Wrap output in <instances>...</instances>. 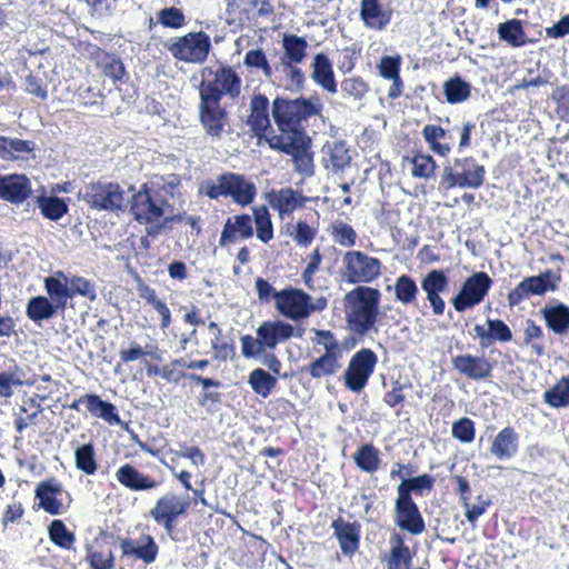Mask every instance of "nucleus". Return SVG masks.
Listing matches in <instances>:
<instances>
[{
	"mask_svg": "<svg viewBox=\"0 0 569 569\" xmlns=\"http://www.w3.org/2000/svg\"><path fill=\"white\" fill-rule=\"evenodd\" d=\"M322 107L318 97L292 100L276 98L272 102V117L279 133L266 137V142L269 147H278L279 142L307 138L306 122L310 117L320 114Z\"/></svg>",
	"mask_w": 569,
	"mask_h": 569,
	"instance_id": "nucleus-1",
	"label": "nucleus"
},
{
	"mask_svg": "<svg viewBox=\"0 0 569 569\" xmlns=\"http://www.w3.org/2000/svg\"><path fill=\"white\" fill-rule=\"evenodd\" d=\"M381 293L378 289L360 286L345 296L346 317L350 328L367 333L376 323Z\"/></svg>",
	"mask_w": 569,
	"mask_h": 569,
	"instance_id": "nucleus-2",
	"label": "nucleus"
},
{
	"mask_svg": "<svg viewBox=\"0 0 569 569\" xmlns=\"http://www.w3.org/2000/svg\"><path fill=\"white\" fill-rule=\"evenodd\" d=\"M202 80L199 84L200 98L216 99L220 102L223 96L230 99L239 98L241 93V78L230 66H220L218 69L203 68Z\"/></svg>",
	"mask_w": 569,
	"mask_h": 569,
	"instance_id": "nucleus-3",
	"label": "nucleus"
},
{
	"mask_svg": "<svg viewBox=\"0 0 569 569\" xmlns=\"http://www.w3.org/2000/svg\"><path fill=\"white\" fill-rule=\"evenodd\" d=\"M343 279L349 283L372 282L381 273L379 259L361 251H348L342 257Z\"/></svg>",
	"mask_w": 569,
	"mask_h": 569,
	"instance_id": "nucleus-4",
	"label": "nucleus"
},
{
	"mask_svg": "<svg viewBox=\"0 0 569 569\" xmlns=\"http://www.w3.org/2000/svg\"><path fill=\"white\" fill-rule=\"evenodd\" d=\"M210 48V38L202 31L190 32L168 44V50L174 58L192 63L203 62Z\"/></svg>",
	"mask_w": 569,
	"mask_h": 569,
	"instance_id": "nucleus-5",
	"label": "nucleus"
},
{
	"mask_svg": "<svg viewBox=\"0 0 569 569\" xmlns=\"http://www.w3.org/2000/svg\"><path fill=\"white\" fill-rule=\"evenodd\" d=\"M131 190L126 192L118 183L99 181L87 187L84 199L93 208L113 211L122 209Z\"/></svg>",
	"mask_w": 569,
	"mask_h": 569,
	"instance_id": "nucleus-6",
	"label": "nucleus"
},
{
	"mask_svg": "<svg viewBox=\"0 0 569 569\" xmlns=\"http://www.w3.org/2000/svg\"><path fill=\"white\" fill-rule=\"evenodd\" d=\"M377 363V356L370 349H361L349 361L343 379L346 387L352 392L365 389Z\"/></svg>",
	"mask_w": 569,
	"mask_h": 569,
	"instance_id": "nucleus-7",
	"label": "nucleus"
},
{
	"mask_svg": "<svg viewBox=\"0 0 569 569\" xmlns=\"http://www.w3.org/2000/svg\"><path fill=\"white\" fill-rule=\"evenodd\" d=\"M131 212L139 222L148 224L149 236L158 234L163 227L160 222L164 214L163 203H158L147 191L131 194Z\"/></svg>",
	"mask_w": 569,
	"mask_h": 569,
	"instance_id": "nucleus-8",
	"label": "nucleus"
},
{
	"mask_svg": "<svg viewBox=\"0 0 569 569\" xmlns=\"http://www.w3.org/2000/svg\"><path fill=\"white\" fill-rule=\"evenodd\" d=\"M491 286L490 277L485 272H477L469 277L462 284L460 292L452 299L455 309L465 311L480 303Z\"/></svg>",
	"mask_w": 569,
	"mask_h": 569,
	"instance_id": "nucleus-9",
	"label": "nucleus"
},
{
	"mask_svg": "<svg viewBox=\"0 0 569 569\" xmlns=\"http://www.w3.org/2000/svg\"><path fill=\"white\" fill-rule=\"evenodd\" d=\"M277 310L287 318L299 320L312 312L311 297L302 290H282L276 296Z\"/></svg>",
	"mask_w": 569,
	"mask_h": 569,
	"instance_id": "nucleus-10",
	"label": "nucleus"
},
{
	"mask_svg": "<svg viewBox=\"0 0 569 569\" xmlns=\"http://www.w3.org/2000/svg\"><path fill=\"white\" fill-rule=\"evenodd\" d=\"M396 522L412 535H420L425 530L423 519L418 507L407 493L405 486L398 487V498L396 500Z\"/></svg>",
	"mask_w": 569,
	"mask_h": 569,
	"instance_id": "nucleus-11",
	"label": "nucleus"
},
{
	"mask_svg": "<svg viewBox=\"0 0 569 569\" xmlns=\"http://www.w3.org/2000/svg\"><path fill=\"white\" fill-rule=\"evenodd\" d=\"M120 550L121 569L130 567L133 559H140L149 565L158 555V546L151 536H143L138 540L123 539L120 542Z\"/></svg>",
	"mask_w": 569,
	"mask_h": 569,
	"instance_id": "nucleus-12",
	"label": "nucleus"
},
{
	"mask_svg": "<svg viewBox=\"0 0 569 569\" xmlns=\"http://www.w3.org/2000/svg\"><path fill=\"white\" fill-rule=\"evenodd\" d=\"M188 507V498H180L172 492H168L157 501L150 515L158 523L163 525L168 532H171L176 518L183 515Z\"/></svg>",
	"mask_w": 569,
	"mask_h": 569,
	"instance_id": "nucleus-13",
	"label": "nucleus"
},
{
	"mask_svg": "<svg viewBox=\"0 0 569 569\" xmlns=\"http://www.w3.org/2000/svg\"><path fill=\"white\" fill-rule=\"evenodd\" d=\"M199 118L203 130L211 138L220 139L228 123V114L216 99L200 98Z\"/></svg>",
	"mask_w": 569,
	"mask_h": 569,
	"instance_id": "nucleus-14",
	"label": "nucleus"
},
{
	"mask_svg": "<svg viewBox=\"0 0 569 569\" xmlns=\"http://www.w3.org/2000/svg\"><path fill=\"white\" fill-rule=\"evenodd\" d=\"M320 156L322 167L333 174L345 172L352 161L349 147L341 140L327 141L320 150Z\"/></svg>",
	"mask_w": 569,
	"mask_h": 569,
	"instance_id": "nucleus-15",
	"label": "nucleus"
},
{
	"mask_svg": "<svg viewBox=\"0 0 569 569\" xmlns=\"http://www.w3.org/2000/svg\"><path fill=\"white\" fill-rule=\"evenodd\" d=\"M273 150H278L290 154L295 164L296 171L299 173L310 177L313 174V158L310 152V138H301L287 142H279L278 147H270Z\"/></svg>",
	"mask_w": 569,
	"mask_h": 569,
	"instance_id": "nucleus-16",
	"label": "nucleus"
},
{
	"mask_svg": "<svg viewBox=\"0 0 569 569\" xmlns=\"http://www.w3.org/2000/svg\"><path fill=\"white\" fill-rule=\"evenodd\" d=\"M448 284V277L442 270H431L421 281V288L427 295V300L430 302L433 313L437 316L445 311L446 305L440 293L447 290Z\"/></svg>",
	"mask_w": 569,
	"mask_h": 569,
	"instance_id": "nucleus-17",
	"label": "nucleus"
},
{
	"mask_svg": "<svg viewBox=\"0 0 569 569\" xmlns=\"http://www.w3.org/2000/svg\"><path fill=\"white\" fill-rule=\"evenodd\" d=\"M295 332V328L281 320H269L262 322L256 333L261 338L266 349L273 350L279 343L289 340Z\"/></svg>",
	"mask_w": 569,
	"mask_h": 569,
	"instance_id": "nucleus-18",
	"label": "nucleus"
},
{
	"mask_svg": "<svg viewBox=\"0 0 569 569\" xmlns=\"http://www.w3.org/2000/svg\"><path fill=\"white\" fill-rule=\"evenodd\" d=\"M453 369L472 380H482L490 376L491 365L485 357L469 353L452 358Z\"/></svg>",
	"mask_w": 569,
	"mask_h": 569,
	"instance_id": "nucleus-19",
	"label": "nucleus"
},
{
	"mask_svg": "<svg viewBox=\"0 0 569 569\" xmlns=\"http://www.w3.org/2000/svg\"><path fill=\"white\" fill-rule=\"evenodd\" d=\"M248 126L254 132L259 140L264 139L263 132L270 128L269 100L264 94H253L250 100V114L247 120Z\"/></svg>",
	"mask_w": 569,
	"mask_h": 569,
	"instance_id": "nucleus-20",
	"label": "nucleus"
},
{
	"mask_svg": "<svg viewBox=\"0 0 569 569\" xmlns=\"http://www.w3.org/2000/svg\"><path fill=\"white\" fill-rule=\"evenodd\" d=\"M227 197H230L236 203L241 206L250 204L256 196V186L243 176L227 172L226 173Z\"/></svg>",
	"mask_w": 569,
	"mask_h": 569,
	"instance_id": "nucleus-21",
	"label": "nucleus"
},
{
	"mask_svg": "<svg viewBox=\"0 0 569 569\" xmlns=\"http://www.w3.org/2000/svg\"><path fill=\"white\" fill-rule=\"evenodd\" d=\"M253 234L252 220L248 214H238L228 218L220 237V246H227L240 239H248Z\"/></svg>",
	"mask_w": 569,
	"mask_h": 569,
	"instance_id": "nucleus-22",
	"label": "nucleus"
},
{
	"mask_svg": "<svg viewBox=\"0 0 569 569\" xmlns=\"http://www.w3.org/2000/svg\"><path fill=\"white\" fill-rule=\"evenodd\" d=\"M30 191L29 179L23 174L0 177V199L19 203L27 199Z\"/></svg>",
	"mask_w": 569,
	"mask_h": 569,
	"instance_id": "nucleus-23",
	"label": "nucleus"
},
{
	"mask_svg": "<svg viewBox=\"0 0 569 569\" xmlns=\"http://www.w3.org/2000/svg\"><path fill=\"white\" fill-rule=\"evenodd\" d=\"M360 17L366 27L376 30L385 29L391 19V12L383 9L380 0H362Z\"/></svg>",
	"mask_w": 569,
	"mask_h": 569,
	"instance_id": "nucleus-24",
	"label": "nucleus"
},
{
	"mask_svg": "<svg viewBox=\"0 0 569 569\" xmlns=\"http://www.w3.org/2000/svg\"><path fill=\"white\" fill-rule=\"evenodd\" d=\"M401 58L400 56L391 57L386 56L382 57L379 64L378 71L379 74L388 80H391L392 83L388 91V97L391 99H397L402 93L403 83L399 74Z\"/></svg>",
	"mask_w": 569,
	"mask_h": 569,
	"instance_id": "nucleus-25",
	"label": "nucleus"
},
{
	"mask_svg": "<svg viewBox=\"0 0 569 569\" xmlns=\"http://www.w3.org/2000/svg\"><path fill=\"white\" fill-rule=\"evenodd\" d=\"M116 478L122 486L131 490H149L158 486L156 480L139 472L129 463L117 470Z\"/></svg>",
	"mask_w": 569,
	"mask_h": 569,
	"instance_id": "nucleus-26",
	"label": "nucleus"
},
{
	"mask_svg": "<svg viewBox=\"0 0 569 569\" xmlns=\"http://www.w3.org/2000/svg\"><path fill=\"white\" fill-rule=\"evenodd\" d=\"M69 278L59 271L52 277H48L44 280V287L50 297V301L53 302L61 311L67 307V300L70 298L69 291Z\"/></svg>",
	"mask_w": 569,
	"mask_h": 569,
	"instance_id": "nucleus-27",
	"label": "nucleus"
},
{
	"mask_svg": "<svg viewBox=\"0 0 569 569\" xmlns=\"http://www.w3.org/2000/svg\"><path fill=\"white\" fill-rule=\"evenodd\" d=\"M312 79L325 90L336 93L337 83L333 76L332 64L325 53L316 54L312 63Z\"/></svg>",
	"mask_w": 569,
	"mask_h": 569,
	"instance_id": "nucleus-28",
	"label": "nucleus"
},
{
	"mask_svg": "<svg viewBox=\"0 0 569 569\" xmlns=\"http://www.w3.org/2000/svg\"><path fill=\"white\" fill-rule=\"evenodd\" d=\"M345 555H352L359 545V531L355 523L338 518L331 526Z\"/></svg>",
	"mask_w": 569,
	"mask_h": 569,
	"instance_id": "nucleus-29",
	"label": "nucleus"
},
{
	"mask_svg": "<svg viewBox=\"0 0 569 569\" xmlns=\"http://www.w3.org/2000/svg\"><path fill=\"white\" fill-rule=\"evenodd\" d=\"M308 42L303 37L284 33L282 37L283 56L280 62L301 63L307 57Z\"/></svg>",
	"mask_w": 569,
	"mask_h": 569,
	"instance_id": "nucleus-30",
	"label": "nucleus"
},
{
	"mask_svg": "<svg viewBox=\"0 0 569 569\" xmlns=\"http://www.w3.org/2000/svg\"><path fill=\"white\" fill-rule=\"evenodd\" d=\"M518 450V436L510 427L503 428L495 438L490 452L498 459H509Z\"/></svg>",
	"mask_w": 569,
	"mask_h": 569,
	"instance_id": "nucleus-31",
	"label": "nucleus"
},
{
	"mask_svg": "<svg viewBox=\"0 0 569 569\" xmlns=\"http://www.w3.org/2000/svg\"><path fill=\"white\" fill-rule=\"evenodd\" d=\"M541 313L547 326L557 335H565L569 330V307L563 303L546 306Z\"/></svg>",
	"mask_w": 569,
	"mask_h": 569,
	"instance_id": "nucleus-32",
	"label": "nucleus"
},
{
	"mask_svg": "<svg viewBox=\"0 0 569 569\" xmlns=\"http://www.w3.org/2000/svg\"><path fill=\"white\" fill-rule=\"evenodd\" d=\"M391 549L387 558L388 569H409L411 562V553L400 535L396 533L390 540Z\"/></svg>",
	"mask_w": 569,
	"mask_h": 569,
	"instance_id": "nucleus-33",
	"label": "nucleus"
},
{
	"mask_svg": "<svg viewBox=\"0 0 569 569\" xmlns=\"http://www.w3.org/2000/svg\"><path fill=\"white\" fill-rule=\"evenodd\" d=\"M498 36L500 40L508 42L512 47H522L529 42L522 22L518 19L500 23L498 26Z\"/></svg>",
	"mask_w": 569,
	"mask_h": 569,
	"instance_id": "nucleus-34",
	"label": "nucleus"
},
{
	"mask_svg": "<svg viewBox=\"0 0 569 569\" xmlns=\"http://www.w3.org/2000/svg\"><path fill=\"white\" fill-rule=\"evenodd\" d=\"M33 149L30 141L0 136V158L3 160L20 159L23 153H30Z\"/></svg>",
	"mask_w": 569,
	"mask_h": 569,
	"instance_id": "nucleus-35",
	"label": "nucleus"
},
{
	"mask_svg": "<svg viewBox=\"0 0 569 569\" xmlns=\"http://www.w3.org/2000/svg\"><path fill=\"white\" fill-rule=\"evenodd\" d=\"M58 310L60 309L43 296L33 297L27 303V316L34 322L52 318Z\"/></svg>",
	"mask_w": 569,
	"mask_h": 569,
	"instance_id": "nucleus-36",
	"label": "nucleus"
},
{
	"mask_svg": "<svg viewBox=\"0 0 569 569\" xmlns=\"http://www.w3.org/2000/svg\"><path fill=\"white\" fill-rule=\"evenodd\" d=\"M481 170L473 173H459L456 167H446L443 171V181L449 188L459 186L461 188H479L481 186Z\"/></svg>",
	"mask_w": 569,
	"mask_h": 569,
	"instance_id": "nucleus-37",
	"label": "nucleus"
},
{
	"mask_svg": "<svg viewBox=\"0 0 569 569\" xmlns=\"http://www.w3.org/2000/svg\"><path fill=\"white\" fill-rule=\"evenodd\" d=\"M87 409L93 415L110 423H119L120 418L116 412V407L107 401L101 400L97 395L84 396Z\"/></svg>",
	"mask_w": 569,
	"mask_h": 569,
	"instance_id": "nucleus-38",
	"label": "nucleus"
},
{
	"mask_svg": "<svg viewBox=\"0 0 569 569\" xmlns=\"http://www.w3.org/2000/svg\"><path fill=\"white\" fill-rule=\"evenodd\" d=\"M543 401L552 408L569 407V377L560 379L543 393Z\"/></svg>",
	"mask_w": 569,
	"mask_h": 569,
	"instance_id": "nucleus-39",
	"label": "nucleus"
},
{
	"mask_svg": "<svg viewBox=\"0 0 569 569\" xmlns=\"http://www.w3.org/2000/svg\"><path fill=\"white\" fill-rule=\"evenodd\" d=\"M60 488L52 482H41L36 489V496L40 499V506L51 515H58L61 510V502L54 497V492H59Z\"/></svg>",
	"mask_w": 569,
	"mask_h": 569,
	"instance_id": "nucleus-40",
	"label": "nucleus"
},
{
	"mask_svg": "<svg viewBox=\"0 0 569 569\" xmlns=\"http://www.w3.org/2000/svg\"><path fill=\"white\" fill-rule=\"evenodd\" d=\"M270 204L282 216L291 213L301 206V202L297 193L291 188H287L272 193L270 196Z\"/></svg>",
	"mask_w": 569,
	"mask_h": 569,
	"instance_id": "nucleus-41",
	"label": "nucleus"
},
{
	"mask_svg": "<svg viewBox=\"0 0 569 569\" xmlns=\"http://www.w3.org/2000/svg\"><path fill=\"white\" fill-rule=\"evenodd\" d=\"M248 382L257 395L267 398L276 387L277 379L266 370L258 368L250 373Z\"/></svg>",
	"mask_w": 569,
	"mask_h": 569,
	"instance_id": "nucleus-42",
	"label": "nucleus"
},
{
	"mask_svg": "<svg viewBox=\"0 0 569 569\" xmlns=\"http://www.w3.org/2000/svg\"><path fill=\"white\" fill-rule=\"evenodd\" d=\"M341 358L322 355L312 361L307 370L310 376L316 379H321L335 375L340 368L339 360Z\"/></svg>",
	"mask_w": 569,
	"mask_h": 569,
	"instance_id": "nucleus-43",
	"label": "nucleus"
},
{
	"mask_svg": "<svg viewBox=\"0 0 569 569\" xmlns=\"http://www.w3.org/2000/svg\"><path fill=\"white\" fill-rule=\"evenodd\" d=\"M356 465L366 472H375L379 468V451L372 445L361 446L353 456Z\"/></svg>",
	"mask_w": 569,
	"mask_h": 569,
	"instance_id": "nucleus-44",
	"label": "nucleus"
},
{
	"mask_svg": "<svg viewBox=\"0 0 569 569\" xmlns=\"http://www.w3.org/2000/svg\"><path fill=\"white\" fill-rule=\"evenodd\" d=\"M76 467L86 475H93L98 469L94 448L91 443L78 447L74 451Z\"/></svg>",
	"mask_w": 569,
	"mask_h": 569,
	"instance_id": "nucleus-45",
	"label": "nucleus"
},
{
	"mask_svg": "<svg viewBox=\"0 0 569 569\" xmlns=\"http://www.w3.org/2000/svg\"><path fill=\"white\" fill-rule=\"evenodd\" d=\"M443 90L449 103L462 102L470 96V84L458 77L447 80Z\"/></svg>",
	"mask_w": 569,
	"mask_h": 569,
	"instance_id": "nucleus-46",
	"label": "nucleus"
},
{
	"mask_svg": "<svg viewBox=\"0 0 569 569\" xmlns=\"http://www.w3.org/2000/svg\"><path fill=\"white\" fill-rule=\"evenodd\" d=\"M48 533L54 545L63 549H72L76 537L67 529L63 521L53 520L48 528Z\"/></svg>",
	"mask_w": 569,
	"mask_h": 569,
	"instance_id": "nucleus-47",
	"label": "nucleus"
},
{
	"mask_svg": "<svg viewBox=\"0 0 569 569\" xmlns=\"http://www.w3.org/2000/svg\"><path fill=\"white\" fill-rule=\"evenodd\" d=\"M312 331L315 333L312 342L323 347L325 356L342 357V346L338 342L331 331L321 329H312Z\"/></svg>",
	"mask_w": 569,
	"mask_h": 569,
	"instance_id": "nucleus-48",
	"label": "nucleus"
},
{
	"mask_svg": "<svg viewBox=\"0 0 569 569\" xmlns=\"http://www.w3.org/2000/svg\"><path fill=\"white\" fill-rule=\"evenodd\" d=\"M24 373L22 370L14 366L13 369L4 372H0V397L10 398L13 396V388L21 387Z\"/></svg>",
	"mask_w": 569,
	"mask_h": 569,
	"instance_id": "nucleus-49",
	"label": "nucleus"
},
{
	"mask_svg": "<svg viewBox=\"0 0 569 569\" xmlns=\"http://www.w3.org/2000/svg\"><path fill=\"white\" fill-rule=\"evenodd\" d=\"M254 222L257 226V237L262 242H269L273 237L270 214L266 206L253 208Z\"/></svg>",
	"mask_w": 569,
	"mask_h": 569,
	"instance_id": "nucleus-50",
	"label": "nucleus"
},
{
	"mask_svg": "<svg viewBox=\"0 0 569 569\" xmlns=\"http://www.w3.org/2000/svg\"><path fill=\"white\" fill-rule=\"evenodd\" d=\"M520 283L526 290L528 297H531L533 295L541 296L549 289H555V287L550 282L549 272L542 273L540 276L525 278Z\"/></svg>",
	"mask_w": 569,
	"mask_h": 569,
	"instance_id": "nucleus-51",
	"label": "nucleus"
},
{
	"mask_svg": "<svg viewBox=\"0 0 569 569\" xmlns=\"http://www.w3.org/2000/svg\"><path fill=\"white\" fill-rule=\"evenodd\" d=\"M397 299L403 305H409L416 300L418 287L409 276H400L395 284Z\"/></svg>",
	"mask_w": 569,
	"mask_h": 569,
	"instance_id": "nucleus-52",
	"label": "nucleus"
},
{
	"mask_svg": "<svg viewBox=\"0 0 569 569\" xmlns=\"http://www.w3.org/2000/svg\"><path fill=\"white\" fill-rule=\"evenodd\" d=\"M243 63L248 68L261 70L267 80H272V69L261 49L249 50L244 56Z\"/></svg>",
	"mask_w": 569,
	"mask_h": 569,
	"instance_id": "nucleus-53",
	"label": "nucleus"
},
{
	"mask_svg": "<svg viewBox=\"0 0 569 569\" xmlns=\"http://www.w3.org/2000/svg\"><path fill=\"white\" fill-rule=\"evenodd\" d=\"M199 192L206 194L210 199L227 197L226 173L218 176L216 179H208L200 183Z\"/></svg>",
	"mask_w": 569,
	"mask_h": 569,
	"instance_id": "nucleus-54",
	"label": "nucleus"
},
{
	"mask_svg": "<svg viewBox=\"0 0 569 569\" xmlns=\"http://www.w3.org/2000/svg\"><path fill=\"white\" fill-rule=\"evenodd\" d=\"M99 66L102 73L113 81L122 79L126 72L123 63L114 56L103 54L99 61Z\"/></svg>",
	"mask_w": 569,
	"mask_h": 569,
	"instance_id": "nucleus-55",
	"label": "nucleus"
},
{
	"mask_svg": "<svg viewBox=\"0 0 569 569\" xmlns=\"http://www.w3.org/2000/svg\"><path fill=\"white\" fill-rule=\"evenodd\" d=\"M332 236L335 241L342 247H352L357 239L355 229L342 221L332 224Z\"/></svg>",
	"mask_w": 569,
	"mask_h": 569,
	"instance_id": "nucleus-56",
	"label": "nucleus"
},
{
	"mask_svg": "<svg viewBox=\"0 0 569 569\" xmlns=\"http://www.w3.org/2000/svg\"><path fill=\"white\" fill-rule=\"evenodd\" d=\"M69 291L70 298L76 295H80L90 301H93L97 298L94 286L86 278L82 277H72L69 278Z\"/></svg>",
	"mask_w": 569,
	"mask_h": 569,
	"instance_id": "nucleus-57",
	"label": "nucleus"
},
{
	"mask_svg": "<svg viewBox=\"0 0 569 569\" xmlns=\"http://www.w3.org/2000/svg\"><path fill=\"white\" fill-rule=\"evenodd\" d=\"M40 208L43 216L51 220H58L67 212V204L57 197L43 198Z\"/></svg>",
	"mask_w": 569,
	"mask_h": 569,
	"instance_id": "nucleus-58",
	"label": "nucleus"
},
{
	"mask_svg": "<svg viewBox=\"0 0 569 569\" xmlns=\"http://www.w3.org/2000/svg\"><path fill=\"white\" fill-rule=\"evenodd\" d=\"M436 163L431 156L418 154L412 160V174L419 178H429L433 174Z\"/></svg>",
	"mask_w": 569,
	"mask_h": 569,
	"instance_id": "nucleus-59",
	"label": "nucleus"
},
{
	"mask_svg": "<svg viewBox=\"0 0 569 569\" xmlns=\"http://www.w3.org/2000/svg\"><path fill=\"white\" fill-rule=\"evenodd\" d=\"M297 63H286L279 62L278 68L284 73L287 80L289 81L288 87L291 90H299L303 86L305 73L296 67Z\"/></svg>",
	"mask_w": 569,
	"mask_h": 569,
	"instance_id": "nucleus-60",
	"label": "nucleus"
},
{
	"mask_svg": "<svg viewBox=\"0 0 569 569\" xmlns=\"http://www.w3.org/2000/svg\"><path fill=\"white\" fill-rule=\"evenodd\" d=\"M211 349L216 360L226 361L234 353V348L231 343L221 339V330L217 329L214 338L211 340Z\"/></svg>",
	"mask_w": 569,
	"mask_h": 569,
	"instance_id": "nucleus-61",
	"label": "nucleus"
},
{
	"mask_svg": "<svg viewBox=\"0 0 569 569\" xmlns=\"http://www.w3.org/2000/svg\"><path fill=\"white\" fill-rule=\"evenodd\" d=\"M487 325L489 327V332H490V345L495 340L506 342V341H510L512 339L511 330L502 320L488 319Z\"/></svg>",
	"mask_w": 569,
	"mask_h": 569,
	"instance_id": "nucleus-62",
	"label": "nucleus"
},
{
	"mask_svg": "<svg viewBox=\"0 0 569 569\" xmlns=\"http://www.w3.org/2000/svg\"><path fill=\"white\" fill-rule=\"evenodd\" d=\"M158 20L161 24L169 28H180L184 24V16L177 8L162 9L158 14Z\"/></svg>",
	"mask_w": 569,
	"mask_h": 569,
	"instance_id": "nucleus-63",
	"label": "nucleus"
},
{
	"mask_svg": "<svg viewBox=\"0 0 569 569\" xmlns=\"http://www.w3.org/2000/svg\"><path fill=\"white\" fill-rule=\"evenodd\" d=\"M455 438L463 442H470L475 438L473 422L469 418H461L452 426Z\"/></svg>",
	"mask_w": 569,
	"mask_h": 569,
	"instance_id": "nucleus-64",
	"label": "nucleus"
}]
</instances>
